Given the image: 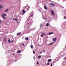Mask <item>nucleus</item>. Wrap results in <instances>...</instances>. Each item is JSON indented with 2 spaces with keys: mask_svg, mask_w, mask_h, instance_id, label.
I'll return each mask as SVG.
<instances>
[{
  "mask_svg": "<svg viewBox=\"0 0 66 66\" xmlns=\"http://www.w3.org/2000/svg\"><path fill=\"white\" fill-rule=\"evenodd\" d=\"M42 26H43V24H41L40 25V28L42 27Z\"/></svg>",
  "mask_w": 66,
  "mask_h": 66,
  "instance_id": "nucleus-18",
  "label": "nucleus"
},
{
  "mask_svg": "<svg viewBox=\"0 0 66 66\" xmlns=\"http://www.w3.org/2000/svg\"><path fill=\"white\" fill-rule=\"evenodd\" d=\"M41 37H43V35H42V34H41Z\"/></svg>",
  "mask_w": 66,
  "mask_h": 66,
  "instance_id": "nucleus-24",
  "label": "nucleus"
},
{
  "mask_svg": "<svg viewBox=\"0 0 66 66\" xmlns=\"http://www.w3.org/2000/svg\"><path fill=\"white\" fill-rule=\"evenodd\" d=\"M15 21H17V20H18V19L16 18L15 19Z\"/></svg>",
  "mask_w": 66,
  "mask_h": 66,
  "instance_id": "nucleus-22",
  "label": "nucleus"
},
{
  "mask_svg": "<svg viewBox=\"0 0 66 66\" xmlns=\"http://www.w3.org/2000/svg\"><path fill=\"white\" fill-rule=\"evenodd\" d=\"M43 52H40V54H41V53H42Z\"/></svg>",
  "mask_w": 66,
  "mask_h": 66,
  "instance_id": "nucleus-32",
  "label": "nucleus"
},
{
  "mask_svg": "<svg viewBox=\"0 0 66 66\" xmlns=\"http://www.w3.org/2000/svg\"><path fill=\"white\" fill-rule=\"evenodd\" d=\"M22 13L23 14H25L26 13V11L24 10H22Z\"/></svg>",
  "mask_w": 66,
  "mask_h": 66,
  "instance_id": "nucleus-6",
  "label": "nucleus"
},
{
  "mask_svg": "<svg viewBox=\"0 0 66 66\" xmlns=\"http://www.w3.org/2000/svg\"><path fill=\"white\" fill-rule=\"evenodd\" d=\"M16 34L17 35H20L21 34V32L18 33Z\"/></svg>",
  "mask_w": 66,
  "mask_h": 66,
  "instance_id": "nucleus-9",
  "label": "nucleus"
},
{
  "mask_svg": "<svg viewBox=\"0 0 66 66\" xmlns=\"http://www.w3.org/2000/svg\"><path fill=\"white\" fill-rule=\"evenodd\" d=\"M2 16L4 19H5V16H4L3 15H2Z\"/></svg>",
  "mask_w": 66,
  "mask_h": 66,
  "instance_id": "nucleus-17",
  "label": "nucleus"
},
{
  "mask_svg": "<svg viewBox=\"0 0 66 66\" xmlns=\"http://www.w3.org/2000/svg\"><path fill=\"white\" fill-rule=\"evenodd\" d=\"M13 42V40H12V41H11V42Z\"/></svg>",
  "mask_w": 66,
  "mask_h": 66,
  "instance_id": "nucleus-42",
  "label": "nucleus"
},
{
  "mask_svg": "<svg viewBox=\"0 0 66 66\" xmlns=\"http://www.w3.org/2000/svg\"><path fill=\"white\" fill-rule=\"evenodd\" d=\"M37 64H39V63H38V62H37Z\"/></svg>",
  "mask_w": 66,
  "mask_h": 66,
  "instance_id": "nucleus-35",
  "label": "nucleus"
},
{
  "mask_svg": "<svg viewBox=\"0 0 66 66\" xmlns=\"http://www.w3.org/2000/svg\"><path fill=\"white\" fill-rule=\"evenodd\" d=\"M33 15H31V17H33Z\"/></svg>",
  "mask_w": 66,
  "mask_h": 66,
  "instance_id": "nucleus-31",
  "label": "nucleus"
},
{
  "mask_svg": "<svg viewBox=\"0 0 66 66\" xmlns=\"http://www.w3.org/2000/svg\"><path fill=\"white\" fill-rule=\"evenodd\" d=\"M52 60L51 59H48V62H51V61Z\"/></svg>",
  "mask_w": 66,
  "mask_h": 66,
  "instance_id": "nucleus-11",
  "label": "nucleus"
},
{
  "mask_svg": "<svg viewBox=\"0 0 66 66\" xmlns=\"http://www.w3.org/2000/svg\"><path fill=\"white\" fill-rule=\"evenodd\" d=\"M39 11L40 12H41V10H40V9H39Z\"/></svg>",
  "mask_w": 66,
  "mask_h": 66,
  "instance_id": "nucleus-33",
  "label": "nucleus"
},
{
  "mask_svg": "<svg viewBox=\"0 0 66 66\" xmlns=\"http://www.w3.org/2000/svg\"><path fill=\"white\" fill-rule=\"evenodd\" d=\"M43 19H45V18L44 17H43Z\"/></svg>",
  "mask_w": 66,
  "mask_h": 66,
  "instance_id": "nucleus-29",
  "label": "nucleus"
},
{
  "mask_svg": "<svg viewBox=\"0 0 66 66\" xmlns=\"http://www.w3.org/2000/svg\"><path fill=\"white\" fill-rule=\"evenodd\" d=\"M49 5L50 7H53V6H54L55 5L53 3H50L49 4Z\"/></svg>",
  "mask_w": 66,
  "mask_h": 66,
  "instance_id": "nucleus-1",
  "label": "nucleus"
},
{
  "mask_svg": "<svg viewBox=\"0 0 66 66\" xmlns=\"http://www.w3.org/2000/svg\"><path fill=\"white\" fill-rule=\"evenodd\" d=\"M49 65V62L47 64V65Z\"/></svg>",
  "mask_w": 66,
  "mask_h": 66,
  "instance_id": "nucleus-27",
  "label": "nucleus"
},
{
  "mask_svg": "<svg viewBox=\"0 0 66 66\" xmlns=\"http://www.w3.org/2000/svg\"><path fill=\"white\" fill-rule=\"evenodd\" d=\"M8 11V9H6L4 10V12H7Z\"/></svg>",
  "mask_w": 66,
  "mask_h": 66,
  "instance_id": "nucleus-16",
  "label": "nucleus"
},
{
  "mask_svg": "<svg viewBox=\"0 0 66 66\" xmlns=\"http://www.w3.org/2000/svg\"><path fill=\"white\" fill-rule=\"evenodd\" d=\"M53 40L54 42H55L56 40V38L55 37V38H53Z\"/></svg>",
  "mask_w": 66,
  "mask_h": 66,
  "instance_id": "nucleus-4",
  "label": "nucleus"
},
{
  "mask_svg": "<svg viewBox=\"0 0 66 66\" xmlns=\"http://www.w3.org/2000/svg\"><path fill=\"white\" fill-rule=\"evenodd\" d=\"M6 40H5V42H6Z\"/></svg>",
  "mask_w": 66,
  "mask_h": 66,
  "instance_id": "nucleus-40",
  "label": "nucleus"
},
{
  "mask_svg": "<svg viewBox=\"0 0 66 66\" xmlns=\"http://www.w3.org/2000/svg\"><path fill=\"white\" fill-rule=\"evenodd\" d=\"M1 27L0 26V29H1Z\"/></svg>",
  "mask_w": 66,
  "mask_h": 66,
  "instance_id": "nucleus-44",
  "label": "nucleus"
},
{
  "mask_svg": "<svg viewBox=\"0 0 66 66\" xmlns=\"http://www.w3.org/2000/svg\"><path fill=\"white\" fill-rule=\"evenodd\" d=\"M38 58H40H40H41V56L40 55H39L38 56Z\"/></svg>",
  "mask_w": 66,
  "mask_h": 66,
  "instance_id": "nucleus-13",
  "label": "nucleus"
},
{
  "mask_svg": "<svg viewBox=\"0 0 66 66\" xmlns=\"http://www.w3.org/2000/svg\"><path fill=\"white\" fill-rule=\"evenodd\" d=\"M51 66H52V63L51 64Z\"/></svg>",
  "mask_w": 66,
  "mask_h": 66,
  "instance_id": "nucleus-39",
  "label": "nucleus"
},
{
  "mask_svg": "<svg viewBox=\"0 0 66 66\" xmlns=\"http://www.w3.org/2000/svg\"><path fill=\"white\" fill-rule=\"evenodd\" d=\"M0 1H1V0H0Z\"/></svg>",
  "mask_w": 66,
  "mask_h": 66,
  "instance_id": "nucleus-46",
  "label": "nucleus"
},
{
  "mask_svg": "<svg viewBox=\"0 0 66 66\" xmlns=\"http://www.w3.org/2000/svg\"><path fill=\"white\" fill-rule=\"evenodd\" d=\"M43 52H45V50H44L43 51Z\"/></svg>",
  "mask_w": 66,
  "mask_h": 66,
  "instance_id": "nucleus-34",
  "label": "nucleus"
},
{
  "mask_svg": "<svg viewBox=\"0 0 66 66\" xmlns=\"http://www.w3.org/2000/svg\"><path fill=\"white\" fill-rule=\"evenodd\" d=\"M54 43V42H52V43H50V45H52V44H53Z\"/></svg>",
  "mask_w": 66,
  "mask_h": 66,
  "instance_id": "nucleus-15",
  "label": "nucleus"
},
{
  "mask_svg": "<svg viewBox=\"0 0 66 66\" xmlns=\"http://www.w3.org/2000/svg\"><path fill=\"white\" fill-rule=\"evenodd\" d=\"M4 40H6V37H5L4 38Z\"/></svg>",
  "mask_w": 66,
  "mask_h": 66,
  "instance_id": "nucleus-25",
  "label": "nucleus"
},
{
  "mask_svg": "<svg viewBox=\"0 0 66 66\" xmlns=\"http://www.w3.org/2000/svg\"><path fill=\"white\" fill-rule=\"evenodd\" d=\"M3 7V6L2 5H0V9H2Z\"/></svg>",
  "mask_w": 66,
  "mask_h": 66,
  "instance_id": "nucleus-8",
  "label": "nucleus"
},
{
  "mask_svg": "<svg viewBox=\"0 0 66 66\" xmlns=\"http://www.w3.org/2000/svg\"><path fill=\"white\" fill-rule=\"evenodd\" d=\"M33 53H34V54L35 53V51H33Z\"/></svg>",
  "mask_w": 66,
  "mask_h": 66,
  "instance_id": "nucleus-23",
  "label": "nucleus"
},
{
  "mask_svg": "<svg viewBox=\"0 0 66 66\" xmlns=\"http://www.w3.org/2000/svg\"><path fill=\"white\" fill-rule=\"evenodd\" d=\"M13 20H15V19H13Z\"/></svg>",
  "mask_w": 66,
  "mask_h": 66,
  "instance_id": "nucleus-36",
  "label": "nucleus"
},
{
  "mask_svg": "<svg viewBox=\"0 0 66 66\" xmlns=\"http://www.w3.org/2000/svg\"><path fill=\"white\" fill-rule=\"evenodd\" d=\"M49 57H50V56H49Z\"/></svg>",
  "mask_w": 66,
  "mask_h": 66,
  "instance_id": "nucleus-45",
  "label": "nucleus"
},
{
  "mask_svg": "<svg viewBox=\"0 0 66 66\" xmlns=\"http://www.w3.org/2000/svg\"><path fill=\"white\" fill-rule=\"evenodd\" d=\"M12 55H15V54H13Z\"/></svg>",
  "mask_w": 66,
  "mask_h": 66,
  "instance_id": "nucleus-37",
  "label": "nucleus"
},
{
  "mask_svg": "<svg viewBox=\"0 0 66 66\" xmlns=\"http://www.w3.org/2000/svg\"><path fill=\"white\" fill-rule=\"evenodd\" d=\"M46 26H47V27H48V26H49V24L48 23H47L46 24Z\"/></svg>",
  "mask_w": 66,
  "mask_h": 66,
  "instance_id": "nucleus-14",
  "label": "nucleus"
},
{
  "mask_svg": "<svg viewBox=\"0 0 66 66\" xmlns=\"http://www.w3.org/2000/svg\"><path fill=\"white\" fill-rule=\"evenodd\" d=\"M44 8L45 10H47V6H46V5H44Z\"/></svg>",
  "mask_w": 66,
  "mask_h": 66,
  "instance_id": "nucleus-3",
  "label": "nucleus"
},
{
  "mask_svg": "<svg viewBox=\"0 0 66 66\" xmlns=\"http://www.w3.org/2000/svg\"><path fill=\"white\" fill-rule=\"evenodd\" d=\"M42 34H43V35H46L45 33H44V32H43Z\"/></svg>",
  "mask_w": 66,
  "mask_h": 66,
  "instance_id": "nucleus-20",
  "label": "nucleus"
},
{
  "mask_svg": "<svg viewBox=\"0 0 66 66\" xmlns=\"http://www.w3.org/2000/svg\"><path fill=\"white\" fill-rule=\"evenodd\" d=\"M25 39L26 40H28V39H29V37H26L25 38Z\"/></svg>",
  "mask_w": 66,
  "mask_h": 66,
  "instance_id": "nucleus-10",
  "label": "nucleus"
},
{
  "mask_svg": "<svg viewBox=\"0 0 66 66\" xmlns=\"http://www.w3.org/2000/svg\"><path fill=\"white\" fill-rule=\"evenodd\" d=\"M51 12L53 16H54V15H55V14H54V11H53V10H51Z\"/></svg>",
  "mask_w": 66,
  "mask_h": 66,
  "instance_id": "nucleus-2",
  "label": "nucleus"
},
{
  "mask_svg": "<svg viewBox=\"0 0 66 66\" xmlns=\"http://www.w3.org/2000/svg\"><path fill=\"white\" fill-rule=\"evenodd\" d=\"M22 44L23 45V46H25V45H24V44L23 43H22Z\"/></svg>",
  "mask_w": 66,
  "mask_h": 66,
  "instance_id": "nucleus-26",
  "label": "nucleus"
},
{
  "mask_svg": "<svg viewBox=\"0 0 66 66\" xmlns=\"http://www.w3.org/2000/svg\"><path fill=\"white\" fill-rule=\"evenodd\" d=\"M53 32H50L47 34V35H51V34H53Z\"/></svg>",
  "mask_w": 66,
  "mask_h": 66,
  "instance_id": "nucleus-5",
  "label": "nucleus"
},
{
  "mask_svg": "<svg viewBox=\"0 0 66 66\" xmlns=\"http://www.w3.org/2000/svg\"><path fill=\"white\" fill-rule=\"evenodd\" d=\"M64 19H66V16H64Z\"/></svg>",
  "mask_w": 66,
  "mask_h": 66,
  "instance_id": "nucleus-21",
  "label": "nucleus"
},
{
  "mask_svg": "<svg viewBox=\"0 0 66 66\" xmlns=\"http://www.w3.org/2000/svg\"><path fill=\"white\" fill-rule=\"evenodd\" d=\"M30 47H31V48H33V46L32 45H31Z\"/></svg>",
  "mask_w": 66,
  "mask_h": 66,
  "instance_id": "nucleus-19",
  "label": "nucleus"
},
{
  "mask_svg": "<svg viewBox=\"0 0 66 66\" xmlns=\"http://www.w3.org/2000/svg\"><path fill=\"white\" fill-rule=\"evenodd\" d=\"M47 38H48V36L47 37Z\"/></svg>",
  "mask_w": 66,
  "mask_h": 66,
  "instance_id": "nucleus-43",
  "label": "nucleus"
},
{
  "mask_svg": "<svg viewBox=\"0 0 66 66\" xmlns=\"http://www.w3.org/2000/svg\"><path fill=\"white\" fill-rule=\"evenodd\" d=\"M44 19H45V20H47V18H45Z\"/></svg>",
  "mask_w": 66,
  "mask_h": 66,
  "instance_id": "nucleus-30",
  "label": "nucleus"
},
{
  "mask_svg": "<svg viewBox=\"0 0 66 66\" xmlns=\"http://www.w3.org/2000/svg\"><path fill=\"white\" fill-rule=\"evenodd\" d=\"M8 42H9V43H10L11 42V41H10V39H9V40H8Z\"/></svg>",
  "mask_w": 66,
  "mask_h": 66,
  "instance_id": "nucleus-12",
  "label": "nucleus"
},
{
  "mask_svg": "<svg viewBox=\"0 0 66 66\" xmlns=\"http://www.w3.org/2000/svg\"><path fill=\"white\" fill-rule=\"evenodd\" d=\"M15 61H17V60H15Z\"/></svg>",
  "mask_w": 66,
  "mask_h": 66,
  "instance_id": "nucleus-41",
  "label": "nucleus"
},
{
  "mask_svg": "<svg viewBox=\"0 0 66 66\" xmlns=\"http://www.w3.org/2000/svg\"><path fill=\"white\" fill-rule=\"evenodd\" d=\"M17 52L18 53H21V51H20V50H19L17 51Z\"/></svg>",
  "mask_w": 66,
  "mask_h": 66,
  "instance_id": "nucleus-7",
  "label": "nucleus"
},
{
  "mask_svg": "<svg viewBox=\"0 0 66 66\" xmlns=\"http://www.w3.org/2000/svg\"><path fill=\"white\" fill-rule=\"evenodd\" d=\"M1 20H0V23H1Z\"/></svg>",
  "mask_w": 66,
  "mask_h": 66,
  "instance_id": "nucleus-38",
  "label": "nucleus"
},
{
  "mask_svg": "<svg viewBox=\"0 0 66 66\" xmlns=\"http://www.w3.org/2000/svg\"><path fill=\"white\" fill-rule=\"evenodd\" d=\"M3 15H4V16H6V15L5 14H4H4H3Z\"/></svg>",
  "mask_w": 66,
  "mask_h": 66,
  "instance_id": "nucleus-28",
  "label": "nucleus"
}]
</instances>
